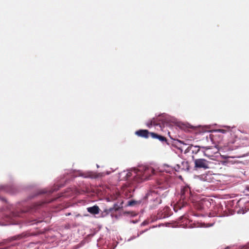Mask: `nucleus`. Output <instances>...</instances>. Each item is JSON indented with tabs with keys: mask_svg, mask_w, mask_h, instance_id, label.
Wrapping results in <instances>:
<instances>
[{
	"mask_svg": "<svg viewBox=\"0 0 249 249\" xmlns=\"http://www.w3.org/2000/svg\"><path fill=\"white\" fill-rule=\"evenodd\" d=\"M202 148H203L205 150V152H206V150H208L209 149V148L206 147H202Z\"/></svg>",
	"mask_w": 249,
	"mask_h": 249,
	"instance_id": "nucleus-6",
	"label": "nucleus"
},
{
	"mask_svg": "<svg viewBox=\"0 0 249 249\" xmlns=\"http://www.w3.org/2000/svg\"><path fill=\"white\" fill-rule=\"evenodd\" d=\"M135 134L139 136L145 138L149 137V132L146 130H140L139 131H137L135 132Z\"/></svg>",
	"mask_w": 249,
	"mask_h": 249,
	"instance_id": "nucleus-2",
	"label": "nucleus"
},
{
	"mask_svg": "<svg viewBox=\"0 0 249 249\" xmlns=\"http://www.w3.org/2000/svg\"><path fill=\"white\" fill-rule=\"evenodd\" d=\"M88 211L92 214H97L99 212V209L97 206L89 207L87 209Z\"/></svg>",
	"mask_w": 249,
	"mask_h": 249,
	"instance_id": "nucleus-3",
	"label": "nucleus"
},
{
	"mask_svg": "<svg viewBox=\"0 0 249 249\" xmlns=\"http://www.w3.org/2000/svg\"><path fill=\"white\" fill-rule=\"evenodd\" d=\"M134 172L135 173H136V170H134Z\"/></svg>",
	"mask_w": 249,
	"mask_h": 249,
	"instance_id": "nucleus-8",
	"label": "nucleus"
},
{
	"mask_svg": "<svg viewBox=\"0 0 249 249\" xmlns=\"http://www.w3.org/2000/svg\"><path fill=\"white\" fill-rule=\"evenodd\" d=\"M216 131L220 132H221L223 133L225 132V131L223 129H218V130H217Z\"/></svg>",
	"mask_w": 249,
	"mask_h": 249,
	"instance_id": "nucleus-5",
	"label": "nucleus"
},
{
	"mask_svg": "<svg viewBox=\"0 0 249 249\" xmlns=\"http://www.w3.org/2000/svg\"><path fill=\"white\" fill-rule=\"evenodd\" d=\"M195 166L198 168L207 169L209 168V162L204 159H197L195 161Z\"/></svg>",
	"mask_w": 249,
	"mask_h": 249,
	"instance_id": "nucleus-1",
	"label": "nucleus"
},
{
	"mask_svg": "<svg viewBox=\"0 0 249 249\" xmlns=\"http://www.w3.org/2000/svg\"><path fill=\"white\" fill-rule=\"evenodd\" d=\"M132 202H130L129 205H132Z\"/></svg>",
	"mask_w": 249,
	"mask_h": 249,
	"instance_id": "nucleus-7",
	"label": "nucleus"
},
{
	"mask_svg": "<svg viewBox=\"0 0 249 249\" xmlns=\"http://www.w3.org/2000/svg\"><path fill=\"white\" fill-rule=\"evenodd\" d=\"M149 136L153 138H157L159 139L160 141H164L165 140L164 137L161 136H159L157 134L153 132L149 133Z\"/></svg>",
	"mask_w": 249,
	"mask_h": 249,
	"instance_id": "nucleus-4",
	"label": "nucleus"
}]
</instances>
